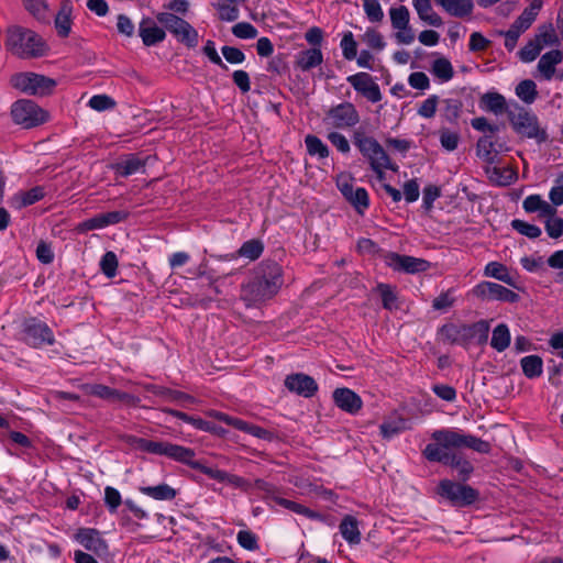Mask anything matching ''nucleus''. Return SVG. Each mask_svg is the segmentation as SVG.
<instances>
[{
  "label": "nucleus",
  "mask_w": 563,
  "mask_h": 563,
  "mask_svg": "<svg viewBox=\"0 0 563 563\" xmlns=\"http://www.w3.org/2000/svg\"><path fill=\"white\" fill-rule=\"evenodd\" d=\"M25 9L37 20L46 19L47 4L45 0H23Z\"/></svg>",
  "instance_id": "nucleus-56"
},
{
  "label": "nucleus",
  "mask_w": 563,
  "mask_h": 563,
  "mask_svg": "<svg viewBox=\"0 0 563 563\" xmlns=\"http://www.w3.org/2000/svg\"><path fill=\"white\" fill-rule=\"evenodd\" d=\"M439 494L456 507L470 506L479 497V493L473 487L450 479L440 482Z\"/></svg>",
  "instance_id": "nucleus-8"
},
{
  "label": "nucleus",
  "mask_w": 563,
  "mask_h": 563,
  "mask_svg": "<svg viewBox=\"0 0 563 563\" xmlns=\"http://www.w3.org/2000/svg\"><path fill=\"white\" fill-rule=\"evenodd\" d=\"M323 121L335 129H349L358 123L360 115L353 103L342 102L330 108Z\"/></svg>",
  "instance_id": "nucleus-10"
},
{
  "label": "nucleus",
  "mask_w": 563,
  "mask_h": 563,
  "mask_svg": "<svg viewBox=\"0 0 563 563\" xmlns=\"http://www.w3.org/2000/svg\"><path fill=\"white\" fill-rule=\"evenodd\" d=\"M482 107L486 110L494 112L495 114H500L509 110L506 103V99L498 92H487L481 98Z\"/></svg>",
  "instance_id": "nucleus-34"
},
{
  "label": "nucleus",
  "mask_w": 563,
  "mask_h": 563,
  "mask_svg": "<svg viewBox=\"0 0 563 563\" xmlns=\"http://www.w3.org/2000/svg\"><path fill=\"white\" fill-rule=\"evenodd\" d=\"M118 264L117 255L109 251L102 256L100 267L107 277L112 278L117 274Z\"/></svg>",
  "instance_id": "nucleus-53"
},
{
  "label": "nucleus",
  "mask_w": 563,
  "mask_h": 563,
  "mask_svg": "<svg viewBox=\"0 0 563 563\" xmlns=\"http://www.w3.org/2000/svg\"><path fill=\"white\" fill-rule=\"evenodd\" d=\"M511 227L522 235H526L530 239H536L541 235V229L534 224H530L519 219H515L511 221Z\"/></svg>",
  "instance_id": "nucleus-51"
},
{
  "label": "nucleus",
  "mask_w": 563,
  "mask_h": 563,
  "mask_svg": "<svg viewBox=\"0 0 563 563\" xmlns=\"http://www.w3.org/2000/svg\"><path fill=\"white\" fill-rule=\"evenodd\" d=\"M273 500L277 505H279L292 512H296L298 515H302V516H306L307 518H311V519L319 518V514H317L316 511L309 509L308 507H306L299 503H296V501H292V500H289V499H286V498L279 497V496H273Z\"/></svg>",
  "instance_id": "nucleus-40"
},
{
  "label": "nucleus",
  "mask_w": 563,
  "mask_h": 563,
  "mask_svg": "<svg viewBox=\"0 0 563 563\" xmlns=\"http://www.w3.org/2000/svg\"><path fill=\"white\" fill-rule=\"evenodd\" d=\"M495 143L492 136L485 135L477 141V155L489 165L495 163L497 153L494 150Z\"/></svg>",
  "instance_id": "nucleus-42"
},
{
  "label": "nucleus",
  "mask_w": 563,
  "mask_h": 563,
  "mask_svg": "<svg viewBox=\"0 0 563 563\" xmlns=\"http://www.w3.org/2000/svg\"><path fill=\"white\" fill-rule=\"evenodd\" d=\"M340 532L342 537L351 544H357L361 541L358 522L355 517L347 515L340 523Z\"/></svg>",
  "instance_id": "nucleus-33"
},
{
  "label": "nucleus",
  "mask_w": 563,
  "mask_h": 563,
  "mask_svg": "<svg viewBox=\"0 0 563 563\" xmlns=\"http://www.w3.org/2000/svg\"><path fill=\"white\" fill-rule=\"evenodd\" d=\"M9 82L12 88L31 96L49 95L56 87L54 79L32 71L15 73Z\"/></svg>",
  "instance_id": "nucleus-5"
},
{
  "label": "nucleus",
  "mask_w": 563,
  "mask_h": 563,
  "mask_svg": "<svg viewBox=\"0 0 563 563\" xmlns=\"http://www.w3.org/2000/svg\"><path fill=\"white\" fill-rule=\"evenodd\" d=\"M336 185L343 197L349 201L358 214H364L369 206L368 194L365 188H354L347 176H339Z\"/></svg>",
  "instance_id": "nucleus-12"
},
{
  "label": "nucleus",
  "mask_w": 563,
  "mask_h": 563,
  "mask_svg": "<svg viewBox=\"0 0 563 563\" xmlns=\"http://www.w3.org/2000/svg\"><path fill=\"white\" fill-rule=\"evenodd\" d=\"M232 33L239 38H254L257 30L249 22H240L232 27Z\"/></svg>",
  "instance_id": "nucleus-60"
},
{
  "label": "nucleus",
  "mask_w": 563,
  "mask_h": 563,
  "mask_svg": "<svg viewBox=\"0 0 563 563\" xmlns=\"http://www.w3.org/2000/svg\"><path fill=\"white\" fill-rule=\"evenodd\" d=\"M104 503L108 506L109 510L111 512H114L122 503L120 493L113 487H106Z\"/></svg>",
  "instance_id": "nucleus-63"
},
{
  "label": "nucleus",
  "mask_w": 563,
  "mask_h": 563,
  "mask_svg": "<svg viewBox=\"0 0 563 563\" xmlns=\"http://www.w3.org/2000/svg\"><path fill=\"white\" fill-rule=\"evenodd\" d=\"M562 59L563 54L561 51H550L539 59L538 69L547 80H550L554 75L555 65L560 64Z\"/></svg>",
  "instance_id": "nucleus-28"
},
{
  "label": "nucleus",
  "mask_w": 563,
  "mask_h": 563,
  "mask_svg": "<svg viewBox=\"0 0 563 563\" xmlns=\"http://www.w3.org/2000/svg\"><path fill=\"white\" fill-rule=\"evenodd\" d=\"M156 19L178 42L188 47H196L198 45V32L186 20L172 12H159Z\"/></svg>",
  "instance_id": "nucleus-7"
},
{
  "label": "nucleus",
  "mask_w": 563,
  "mask_h": 563,
  "mask_svg": "<svg viewBox=\"0 0 563 563\" xmlns=\"http://www.w3.org/2000/svg\"><path fill=\"white\" fill-rule=\"evenodd\" d=\"M22 331L24 341L33 347H40L44 344L52 345L55 342L49 327L36 318L25 319L22 323Z\"/></svg>",
  "instance_id": "nucleus-9"
},
{
  "label": "nucleus",
  "mask_w": 563,
  "mask_h": 563,
  "mask_svg": "<svg viewBox=\"0 0 563 563\" xmlns=\"http://www.w3.org/2000/svg\"><path fill=\"white\" fill-rule=\"evenodd\" d=\"M431 438L435 443H429L424 448L423 456L430 462L442 463L455 468L463 482L470 478L474 466L461 452H451V450L467 448L482 454H488L492 450L489 442L452 429L435 430Z\"/></svg>",
  "instance_id": "nucleus-1"
},
{
  "label": "nucleus",
  "mask_w": 563,
  "mask_h": 563,
  "mask_svg": "<svg viewBox=\"0 0 563 563\" xmlns=\"http://www.w3.org/2000/svg\"><path fill=\"white\" fill-rule=\"evenodd\" d=\"M365 157L368 159L371 166L376 165L377 168L379 166H388V162H390L389 156L380 144L373 147L369 155H366Z\"/></svg>",
  "instance_id": "nucleus-57"
},
{
  "label": "nucleus",
  "mask_w": 563,
  "mask_h": 563,
  "mask_svg": "<svg viewBox=\"0 0 563 563\" xmlns=\"http://www.w3.org/2000/svg\"><path fill=\"white\" fill-rule=\"evenodd\" d=\"M276 294L274 283L269 285L255 275L252 280L242 287L241 298L250 307L271 299Z\"/></svg>",
  "instance_id": "nucleus-11"
},
{
  "label": "nucleus",
  "mask_w": 563,
  "mask_h": 563,
  "mask_svg": "<svg viewBox=\"0 0 563 563\" xmlns=\"http://www.w3.org/2000/svg\"><path fill=\"white\" fill-rule=\"evenodd\" d=\"M203 474H206L212 479H216L218 482H227L230 485L243 488L244 490H249L252 487V484L247 483L243 477L229 474L218 468L207 466V470H203Z\"/></svg>",
  "instance_id": "nucleus-30"
},
{
  "label": "nucleus",
  "mask_w": 563,
  "mask_h": 563,
  "mask_svg": "<svg viewBox=\"0 0 563 563\" xmlns=\"http://www.w3.org/2000/svg\"><path fill=\"white\" fill-rule=\"evenodd\" d=\"M510 344V332L505 323L498 324L493 330L490 345L498 352L505 351Z\"/></svg>",
  "instance_id": "nucleus-38"
},
{
  "label": "nucleus",
  "mask_w": 563,
  "mask_h": 563,
  "mask_svg": "<svg viewBox=\"0 0 563 563\" xmlns=\"http://www.w3.org/2000/svg\"><path fill=\"white\" fill-rule=\"evenodd\" d=\"M545 230L550 238L559 239L563 234V219L559 217L548 219Z\"/></svg>",
  "instance_id": "nucleus-64"
},
{
  "label": "nucleus",
  "mask_w": 563,
  "mask_h": 563,
  "mask_svg": "<svg viewBox=\"0 0 563 563\" xmlns=\"http://www.w3.org/2000/svg\"><path fill=\"white\" fill-rule=\"evenodd\" d=\"M364 11L371 22H380L384 18L378 0H363Z\"/></svg>",
  "instance_id": "nucleus-54"
},
{
  "label": "nucleus",
  "mask_w": 563,
  "mask_h": 563,
  "mask_svg": "<svg viewBox=\"0 0 563 563\" xmlns=\"http://www.w3.org/2000/svg\"><path fill=\"white\" fill-rule=\"evenodd\" d=\"M73 3L70 0H63L59 10L55 16V29L60 37H67L71 31L73 24Z\"/></svg>",
  "instance_id": "nucleus-22"
},
{
  "label": "nucleus",
  "mask_w": 563,
  "mask_h": 563,
  "mask_svg": "<svg viewBox=\"0 0 563 563\" xmlns=\"http://www.w3.org/2000/svg\"><path fill=\"white\" fill-rule=\"evenodd\" d=\"M342 54L345 59L352 60L357 55V43L355 42L353 34L347 32L341 40Z\"/></svg>",
  "instance_id": "nucleus-52"
},
{
  "label": "nucleus",
  "mask_w": 563,
  "mask_h": 563,
  "mask_svg": "<svg viewBox=\"0 0 563 563\" xmlns=\"http://www.w3.org/2000/svg\"><path fill=\"white\" fill-rule=\"evenodd\" d=\"M516 95L526 103H532L537 96V86L533 80L526 79L518 84L516 87Z\"/></svg>",
  "instance_id": "nucleus-45"
},
{
  "label": "nucleus",
  "mask_w": 563,
  "mask_h": 563,
  "mask_svg": "<svg viewBox=\"0 0 563 563\" xmlns=\"http://www.w3.org/2000/svg\"><path fill=\"white\" fill-rule=\"evenodd\" d=\"M386 263L388 266L397 271H404L406 273H419L428 268V262L421 258H416L407 255H399L394 252H389L385 255Z\"/></svg>",
  "instance_id": "nucleus-18"
},
{
  "label": "nucleus",
  "mask_w": 563,
  "mask_h": 563,
  "mask_svg": "<svg viewBox=\"0 0 563 563\" xmlns=\"http://www.w3.org/2000/svg\"><path fill=\"white\" fill-rule=\"evenodd\" d=\"M485 173L490 183L498 186H509L516 178V173L509 167L487 166Z\"/></svg>",
  "instance_id": "nucleus-31"
},
{
  "label": "nucleus",
  "mask_w": 563,
  "mask_h": 563,
  "mask_svg": "<svg viewBox=\"0 0 563 563\" xmlns=\"http://www.w3.org/2000/svg\"><path fill=\"white\" fill-rule=\"evenodd\" d=\"M44 197V189L36 186L27 191H20L10 198L9 203L14 209H22L31 206Z\"/></svg>",
  "instance_id": "nucleus-27"
},
{
  "label": "nucleus",
  "mask_w": 563,
  "mask_h": 563,
  "mask_svg": "<svg viewBox=\"0 0 563 563\" xmlns=\"http://www.w3.org/2000/svg\"><path fill=\"white\" fill-rule=\"evenodd\" d=\"M284 385L290 393L305 398H310L318 391V384L314 378L303 373L287 375Z\"/></svg>",
  "instance_id": "nucleus-16"
},
{
  "label": "nucleus",
  "mask_w": 563,
  "mask_h": 563,
  "mask_svg": "<svg viewBox=\"0 0 563 563\" xmlns=\"http://www.w3.org/2000/svg\"><path fill=\"white\" fill-rule=\"evenodd\" d=\"M236 538L239 544L246 550L254 551L258 548L255 534L249 530L239 531Z\"/></svg>",
  "instance_id": "nucleus-61"
},
{
  "label": "nucleus",
  "mask_w": 563,
  "mask_h": 563,
  "mask_svg": "<svg viewBox=\"0 0 563 563\" xmlns=\"http://www.w3.org/2000/svg\"><path fill=\"white\" fill-rule=\"evenodd\" d=\"M353 143L364 157L369 155V152L373 151V147L379 144L374 137L367 136L363 131L354 132Z\"/></svg>",
  "instance_id": "nucleus-47"
},
{
  "label": "nucleus",
  "mask_w": 563,
  "mask_h": 563,
  "mask_svg": "<svg viewBox=\"0 0 563 563\" xmlns=\"http://www.w3.org/2000/svg\"><path fill=\"white\" fill-rule=\"evenodd\" d=\"M540 8L541 2H532L528 8L523 10V12L512 23V25H517V29H519L521 32H525L536 20Z\"/></svg>",
  "instance_id": "nucleus-39"
},
{
  "label": "nucleus",
  "mask_w": 563,
  "mask_h": 563,
  "mask_svg": "<svg viewBox=\"0 0 563 563\" xmlns=\"http://www.w3.org/2000/svg\"><path fill=\"white\" fill-rule=\"evenodd\" d=\"M282 273V267L276 262L267 261L258 266L255 275L269 285L274 283L275 290L278 291L283 284Z\"/></svg>",
  "instance_id": "nucleus-24"
},
{
  "label": "nucleus",
  "mask_w": 563,
  "mask_h": 563,
  "mask_svg": "<svg viewBox=\"0 0 563 563\" xmlns=\"http://www.w3.org/2000/svg\"><path fill=\"white\" fill-rule=\"evenodd\" d=\"M89 107L97 111H104L115 107V101L107 95H96L90 98Z\"/></svg>",
  "instance_id": "nucleus-58"
},
{
  "label": "nucleus",
  "mask_w": 563,
  "mask_h": 563,
  "mask_svg": "<svg viewBox=\"0 0 563 563\" xmlns=\"http://www.w3.org/2000/svg\"><path fill=\"white\" fill-rule=\"evenodd\" d=\"M439 98L438 96H430L426 99L418 109V114L423 118H432L437 112Z\"/></svg>",
  "instance_id": "nucleus-62"
},
{
  "label": "nucleus",
  "mask_w": 563,
  "mask_h": 563,
  "mask_svg": "<svg viewBox=\"0 0 563 563\" xmlns=\"http://www.w3.org/2000/svg\"><path fill=\"white\" fill-rule=\"evenodd\" d=\"M145 389L147 391L152 393L153 395L162 397L163 399L170 401V402H178L181 405H187V404H195L197 401L195 397H192L186 393L169 389V388L158 386V385L150 384V385L145 386Z\"/></svg>",
  "instance_id": "nucleus-23"
},
{
  "label": "nucleus",
  "mask_w": 563,
  "mask_h": 563,
  "mask_svg": "<svg viewBox=\"0 0 563 563\" xmlns=\"http://www.w3.org/2000/svg\"><path fill=\"white\" fill-rule=\"evenodd\" d=\"M139 34L145 46H153L165 40L166 33L150 18L143 19L139 26Z\"/></svg>",
  "instance_id": "nucleus-21"
},
{
  "label": "nucleus",
  "mask_w": 563,
  "mask_h": 563,
  "mask_svg": "<svg viewBox=\"0 0 563 563\" xmlns=\"http://www.w3.org/2000/svg\"><path fill=\"white\" fill-rule=\"evenodd\" d=\"M140 492L156 500H173L177 495L176 490L167 484H159L157 486H143L140 487Z\"/></svg>",
  "instance_id": "nucleus-36"
},
{
  "label": "nucleus",
  "mask_w": 563,
  "mask_h": 563,
  "mask_svg": "<svg viewBox=\"0 0 563 563\" xmlns=\"http://www.w3.org/2000/svg\"><path fill=\"white\" fill-rule=\"evenodd\" d=\"M432 74L442 81H449L454 76V69L448 58L440 57L433 60L431 65Z\"/></svg>",
  "instance_id": "nucleus-43"
},
{
  "label": "nucleus",
  "mask_w": 563,
  "mask_h": 563,
  "mask_svg": "<svg viewBox=\"0 0 563 563\" xmlns=\"http://www.w3.org/2000/svg\"><path fill=\"white\" fill-rule=\"evenodd\" d=\"M11 117L14 123L31 129L45 123L48 113L29 99H20L11 106Z\"/></svg>",
  "instance_id": "nucleus-6"
},
{
  "label": "nucleus",
  "mask_w": 563,
  "mask_h": 563,
  "mask_svg": "<svg viewBox=\"0 0 563 563\" xmlns=\"http://www.w3.org/2000/svg\"><path fill=\"white\" fill-rule=\"evenodd\" d=\"M380 433L385 439H390L391 437L400 433L405 430V420L398 418L393 421H385L380 424Z\"/></svg>",
  "instance_id": "nucleus-55"
},
{
  "label": "nucleus",
  "mask_w": 563,
  "mask_h": 563,
  "mask_svg": "<svg viewBox=\"0 0 563 563\" xmlns=\"http://www.w3.org/2000/svg\"><path fill=\"white\" fill-rule=\"evenodd\" d=\"M323 62V55L319 47H312L301 51L296 56V67L302 71H308Z\"/></svg>",
  "instance_id": "nucleus-25"
},
{
  "label": "nucleus",
  "mask_w": 563,
  "mask_h": 563,
  "mask_svg": "<svg viewBox=\"0 0 563 563\" xmlns=\"http://www.w3.org/2000/svg\"><path fill=\"white\" fill-rule=\"evenodd\" d=\"M508 120L514 131L527 139H533L538 143L548 141L549 135L545 129L539 124L538 117L518 103H512L507 110Z\"/></svg>",
  "instance_id": "nucleus-3"
},
{
  "label": "nucleus",
  "mask_w": 563,
  "mask_h": 563,
  "mask_svg": "<svg viewBox=\"0 0 563 563\" xmlns=\"http://www.w3.org/2000/svg\"><path fill=\"white\" fill-rule=\"evenodd\" d=\"M145 164V159H142L137 155L130 154L126 157L119 161L118 163H115L112 168L115 172V174L122 177H128L144 169Z\"/></svg>",
  "instance_id": "nucleus-26"
},
{
  "label": "nucleus",
  "mask_w": 563,
  "mask_h": 563,
  "mask_svg": "<svg viewBox=\"0 0 563 563\" xmlns=\"http://www.w3.org/2000/svg\"><path fill=\"white\" fill-rule=\"evenodd\" d=\"M473 294L477 298L487 300H500L505 302H517L519 300L518 294L503 285L492 282L479 283L474 287Z\"/></svg>",
  "instance_id": "nucleus-14"
},
{
  "label": "nucleus",
  "mask_w": 563,
  "mask_h": 563,
  "mask_svg": "<svg viewBox=\"0 0 563 563\" xmlns=\"http://www.w3.org/2000/svg\"><path fill=\"white\" fill-rule=\"evenodd\" d=\"M264 245L260 240H250L242 244L238 254L239 256L255 261L262 255Z\"/></svg>",
  "instance_id": "nucleus-46"
},
{
  "label": "nucleus",
  "mask_w": 563,
  "mask_h": 563,
  "mask_svg": "<svg viewBox=\"0 0 563 563\" xmlns=\"http://www.w3.org/2000/svg\"><path fill=\"white\" fill-rule=\"evenodd\" d=\"M389 16L393 29L397 32L396 40L400 44H411L415 41V33L409 26L410 13L407 7L400 5L389 9Z\"/></svg>",
  "instance_id": "nucleus-13"
},
{
  "label": "nucleus",
  "mask_w": 563,
  "mask_h": 563,
  "mask_svg": "<svg viewBox=\"0 0 563 563\" xmlns=\"http://www.w3.org/2000/svg\"><path fill=\"white\" fill-rule=\"evenodd\" d=\"M347 82L368 101L375 103L382 100L379 86L367 73H357L347 77Z\"/></svg>",
  "instance_id": "nucleus-15"
},
{
  "label": "nucleus",
  "mask_w": 563,
  "mask_h": 563,
  "mask_svg": "<svg viewBox=\"0 0 563 563\" xmlns=\"http://www.w3.org/2000/svg\"><path fill=\"white\" fill-rule=\"evenodd\" d=\"M522 373L528 378H537L542 375L543 361L539 355H528L520 360Z\"/></svg>",
  "instance_id": "nucleus-35"
},
{
  "label": "nucleus",
  "mask_w": 563,
  "mask_h": 563,
  "mask_svg": "<svg viewBox=\"0 0 563 563\" xmlns=\"http://www.w3.org/2000/svg\"><path fill=\"white\" fill-rule=\"evenodd\" d=\"M133 443L143 452L164 456L167 454V446L169 444L166 441H152L143 438H133Z\"/></svg>",
  "instance_id": "nucleus-37"
},
{
  "label": "nucleus",
  "mask_w": 563,
  "mask_h": 563,
  "mask_svg": "<svg viewBox=\"0 0 563 563\" xmlns=\"http://www.w3.org/2000/svg\"><path fill=\"white\" fill-rule=\"evenodd\" d=\"M443 104V117L445 120L451 123L456 122L462 111V101L459 99L450 98L445 99Z\"/></svg>",
  "instance_id": "nucleus-49"
},
{
  "label": "nucleus",
  "mask_w": 563,
  "mask_h": 563,
  "mask_svg": "<svg viewBox=\"0 0 563 563\" xmlns=\"http://www.w3.org/2000/svg\"><path fill=\"white\" fill-rule=\"evenodd\" d=\"M449 14L464 18L472 13L474 4L472 0H434Z\"/></svg>",
  "instance_id": "nucleus-29"
},
{
  "label": "nucleus",
  "mask_w": 563,
  "mask_h": 563,
  "mask_svg": "<svg viewBox=\"0 0 563 563\" xmlns=\"http://www.w3.org/2000/svg\"><path fill=\"white\" fill-rule=\"evenodd\" d=\"M489 323L479 320L472 324L446 323L440 329V334L450 344H467L473 340L484 344L488 340Z\"/></svg>",
  "instance_id": "nucleus-4"
},
{
  "label": "nucleus",
  "mask_w": 563,
  "mask_h": 563,
  "mask_svg": "<svg viewBox=\"0 0 563 563\" xmlns=\"http://www.w3.org/2000/svg\"><path fill=\"white\" fill-rule=\"evenodd\" d=\"M486 276L494 277L504 282L509 286H515L512 277L509 275L507 267L498 262H490L486 265L484 271Z\"/></svg>",
  "instance_id": "nucleus-44"
},
{
  "label": "nucleus",
  "mask_w": 563,
  "mask_h": 563,
  "mask_svg": "<svg viewBox=\"0 0 563 563\" xmlns=\"http://www.w3.org/2000/svg\"><path fill=\"white\" fill-rule=\"evenodd\" d=\"M235 2H218L213 4L218 11L219 20L232 22L239 19V8L234 4Z\"/></svg>",
  "instance_id": "nucleus-48"
},
{
  "label": "nucleus",
  "mask_w": 563,
  "mask_h": 563,
  "mask_svg": "<svg viewBox=\"0 0 563 563\" xmlns=\"http://www.w3.org/2000/svg\"><path fill=\"white\" fill-rule=\"evenodd\" d=\"M412 4L422 21L432 26H441L443 24L441 16L433 11L431 0H412Z\"/></svg>",
  "instance_id": "nucleus-32"
},
{
  "label": "nucleus",
  "mask_w": 563,
  "mask_h": 563,
  "mask_svg": "<svg viewBox=\"0 0 563 563\" xmlns=\"http://www.w3.org/2000/svg\"><path fill=\"white\" fill-rule=\"evenodd\" d=\"M195 451L190 448H185L178 444L169 443L167 446V454L166 456L169 459H173L177 462L187 464L194 470H197L201 473H203V470H207V465L201 463L200 461H196L195 457Z\"/></svg>",
  "instance_id": "nucleus-20"
},
{
  "label": "nucleus",
  "mask_w": 563,
  "mask_h": 563,
  "mask_svg": "<svg viewBox=\"0 0 563 563\" xmlns=\"http://www.w3.org/2000/svg\"><path fill=\"white\" fill-rule=\"evenodd\" d=\"M305 144L310 156H317L319 159H323L329 156V148L327 144H324L318 136L308 134L305 137Z\"/></svg>",
  "instance_id": "nucleus-41"
},
{
  "label": "nucleus",
  "mask_w": 563,
  "mask_h": 563,
  "mask_svg": "<svg viewBox=\"0 0 563 563\" xmlns=\"http://www.w3.org/2000/svg\"><path fill=\"white\" fill-rule=\"evenodd\" d=\"M5 49L21 59L38 58L46 54L45 41L33 30L13 25L5 34Z\"/></svg>",
  "instance_id": "nucleus-2"
},
{
  "label": "nucleus",
  "mask_w": 563,
  "mask_h": 563,
  "mask_svg": "<svg viewBox=\"0 0 563 563\" xmlns=\"http://www.w3.org/2000/svg\"><path fill=\"white\" fill-rule=\"evenodd\" d=\"M75 539L88 551L98 556L108 554V544L102 539L101 533L92 528H80L75 534Z\"/></svg>",
  "instance_id": "nucleus-17"
},
{
  "label": "nucleus",
  "mask_w": 563,
  "mask_h": 563,
  "mask_svg": "<svg viewBox=\"0 0 563 563\" xmlns=\"http://www.w3.org/2000/svg\"><path fill=\"white\" fill-rule=\"evenodd\" d=\"M362 38L371 48L375 51H382L386 45L382 34L374 29H368Z\"/></svg>",
  "instance_id": "nucleus-59"
},
{
  "label": "nucleus",
  "mask_w": 563,
  "mask_h": 563,
  "mask_svg": "<svg viewBox=\"0 0 563 563\" xmlns=\"http://www.w3.org/2000/svg\"><path fill=\"white\" fill-rule=\"evenodd\" d=\"M541 51L542 44L540 43V37H536L520 49L519 56L522 62L530 63L539 56Z\"/></svg>",
  "instance_id": "nucleus-50"
},
{
  "label": "nucleus",
  "mask_w": 563,
  "mask_h": 563,
  "mask_svg": "<svg viewBox=\"0 0 563 563\" xmlns=\"http://www.w3.org/2000/svg\"><path fill=\"white\" fill-rule=\"evenodd\" d=\"M334 404L343 411L351 415L357 413L363 406L361 397L350 388H336L333 391Z\"/></svg>",
  "instance_id": "nucleus-19"
}]
</instances>
